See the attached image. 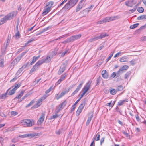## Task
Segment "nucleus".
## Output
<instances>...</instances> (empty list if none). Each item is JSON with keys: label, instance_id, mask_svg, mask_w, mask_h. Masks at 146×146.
I'll use <instances>...</instances> for the list:
<instances>
[{"label": "nucleus", "instance_id": "24", "mask_svg": "<svg viewBox=\"0 0 146 146\" xmlns=\"http://www.w3.org/2000/svg\"><path fill=\"white\" fill-rule=\"evenodd\" d=\"M83 5L82 4H78L76 7V11L77 12H78L83 7Z\"/></svg>", "mask_w": 146, "mask_h": 146}, {"label": "nucleus", "instance_id": "30", "mask_svg": "<svg viewBox=\"0 0 146 146\" xmlns=\"http://www.w3.org/2000/svg\"><path fill=\"white\" fill-rule=\"evenodd\" d=\"M115 103V101H113V102H112V101H111V102L110 103L106 104V105L107 106H108L109 107H112L114 105Z\"/></svg>", "mask_w": 146, "mask_h": 146}, {"label": "nucleus", "instance_id": "21", "mask_svg": "<svg viewBox=\"0 0 146 146\" xmlns=\"http://www.w3.org/2000/svg\"><path fill=\"white\" fill-rule=\"evenodd\" d=\"M111 21L110 17H106L103 19L102 21H101V23H104L107 22H109Z\"/></svg>", "mask_w": 146, "mask_h": 146}, {"label": "nucleus", "instance_id": "12", "mask_svg": "<svg viewBox=\"0 0 146 146\" xmlns=\"http://www.w3.org/2000/svg\"><path fill=\"white\" fill-rule=\"evenodd\" d=\"M66 69V67L64 64L62 65L60 67V69L58 72V74H61Z\"/></svg>", "mask_w": 146, "mask_h": 146}, {"label": "nucleus", "instance_id": "32", "mask_svg": "<svg viewBox=\"0 0 146 146\" xmlns=\"http://www.w3.org/2000/svg\"><path fill=\"white\" fill-rule=\"evenodd\" d=\"M137 19L138 20L146 19V15H143L139 16L137 17Z\"/></svg>", "mask_w": 146, "mask_h": 146}, {"label": "nucleus", "instance_id": "25", "mask_svg": "<svg viewBox=\"0 0 146 146\" xmlns=\"http://www.w3.org/2000/svg\"><path fill=\"white\" fill-rule=\"evenodd\" d=\"M44 63L42 59L39 60L38 61L37 63L35 64V65L37 67L38 66H40V65H42V64Z\"/></svg>", "mask_w": 146, "mask_h": 146}, {"label": "nucleus", "instance_id": "28", "mask_svg": "<svg viewBox=\"0 0 146 146\" xmlns=\"http://www.w3.org/2000/svg\"><path fill=\"white\" fill-rule=\"evenodd\" d=\"M121 62H124L127 61V57L126 56H124L121 57L119 60Z\"/></svg>", "mask_w": 146, "mask_h": 146}, {"label": "nucleus", "instance_id": "35", "mask_svg": "<svg viewBox=\"0 0 146 146\" xmlns=\"http://www.w3.org/2000/svg\"><path fill=\"white\" fill-rule=\"evenodd\" d=\"M92 117V115L90 117H88L86 123V125L87 126L88 125H89L91 121Z\"/></svg>", "mask_w": 146, "mask_h": 146}, {"label": "nucleus", "instance_id": "38", "mask_svg": "<svg viewBox=\"0 0 146 146\" xmlns=\"http://www.w3.org/2000/svg\"><path fill=\"white\" fill-rule=\"evenodd\" d=\"M4 66V60L3 58L0 59V67H3Z\"/></svg>", "mask_w": 146, "mask_h": 146}, {"label": "nucleus", "instance_id": "11", "mask_svg": "<svg viewBox=\"0 0 146 146\" xmlns=\"http://www.w3.org/2000/svg\"><path fill=\"white\" fill-rule=\"evenodd\" d=\"M41 134V133H32L26 134L27 137H37L38 136H40Z\"/></svg>", "mask_w": 146, "mask_h": 146}, {"label": "nucleus", "instance_id": "17", "mask_svg": "<svg viewBox=\"0 0 146 146\" xmlns=\"http://www.w3.org/2000/svg\"><path fill=\"white\" fill-rule=\"evenodd\" d=\"M101 74L102 77L106 79L108 78V75L106 70H102L101 73Z\"/></svg>", "mask_w": 146, "mask_h": 146}, {"label": "nucleus", "instance_id": "7", "mask_svg": "<svg viewBox=\"0 0 146 146\" xmlns=\"http://www.w3.org/2000/svg\"><path fill=\"white\" fill-rule=\"evenodd\" d=\"M85 105V102H83L80 104L76 112L77 116L79 115L81 113Z\"/></svg>", "mask_w": 146, "mask_h": 146}, {"label": "nucleus", "instance_id": "63", "mask_svg": "<svg viewBox=\"0 0 146 146\" xmlns=\"http://www.w3.org/2000/svg\"><path fill=\"white\" fill-rule=\"evenodd\" d=\"M87 92H83L81 94L80 97L79 99H81L83 96L84 95H85V94Z\"/></svg>", "mask_w": 146, "mask_h": 146}, {"label": "nucleus", "instance_id": "58", "mask_svg": "<svg viewBox=\"0 0 146 146\" xmlns=\"http://www.w3.org/2000/svg\"><path fill=\"white\" fill-rule=\"evenodd\" d=\"M116 76V74L115 72H113L111 75L110 77L111 78H113Z\"/></svg>", "mask_w": 146, "mask_h": 146}, {"label": "nucleus", "instance_id": "41", "mask_svg": "<svg viewBox=\"0 0 146 146\" xmlns=\"http://www.w3.org/2000/svg\"><path fill=\"white\" fill-rule=\"evenodd\" d=\"M35 40L34 39H31L30 40L28 41L27 43H25V45L23 46V47H25L26 46H27V44H28L31 42H32L33 41Z\"/></svg>", "mask_w": 146, "mask_h": 146}, {"label": "nucleus", "instance_id": "31", "mask_svg": "<svg viewBox=\"0 0 146 146\" xmlns=\"http://www.w3.org/2000/svg\"><path fill=\"white\" fill-rule=\"evenodd\" d=\"M128 68V66L127 65H125L123 66L122 68H121V69L119 70V71H118V73L119 71H123L124 70H127Z\"/></svg>", "mask_w": 146, "mask_h": 146}, {"label": "nucleus", "instance_id": "60", "mask_svg": "<svg viewBox=\"0 0 146 146\" xmlns=\"http://www.w3.org/2000/svg\"><path fill=\"white\" fill-rule=\"evenodd\" d=\"M17 78V77H15L13 79H12L10 80V82H13L16 80Z\"/></svg>", "mask_w": 146, "mask_h": 146}, {"label": "nucleus", "instance_id": "4", "mask_svg": "<svg viewBox=\"0 0 146 146\" xmlns=\"http://www.w3.org/2000/svg\"><path fill=\"white\" fill-rule=\"evenodd\" d=\"M49 92H46V94L44 95L43 97L38 100L36 101V104H35L33 106V108H36L40 106L42 104V101L44 100L48 96V95H47V94Z\"/></svg>", "mask_w": 146, "mask_h": 146}, {"label": "nucleus", "instance_id": "50", "mask_svg": "<svg viewBox=\"0 0 146 146\" xmlns=\"http://www.w3.org/2000/svg\"><path fill=\"white\" fill-rule=\"evenodd\" d=\"M113 52L111 54H110V56L106 59V62H107L109 60L111 57L113 56Z\"/></svg>", "mask_w": 146, "mask_h": 146}, {"label": "nucleus", "instance_id": "8", "mask_svg": "<svg viewBox=\"0 0 146 146\" xmlns=\"http://www.w3.org/2000/svg\"><path fill=\"white\" fill-rule=\"evenodd\" d=\"M136 2L134 0H130L125 2V5L130 7H132L134 5L136 4Z\"/></svg>", "mask_w": 146, "mask_h": 146}, {"label": "nucleus", "instance_id": "14", "mask_svg": "<svg viewBox=\"0 0 146 146\" xmlns=\"http://www.w3.org/2000/svg\"><path fill=\"white\" fill-rule=\"evenodd\" d=\"M94 5H92L89 7L88 8L85 9L84 10L82 11V12L84 13V12H86L87 13H88L90 12V11H91L92 9V8L93 7H94Z\"/></svg>", "mask_w": 146, "mask_h": 146}, {"label": "nucleus", "instance_id": "51", "mask_svg": "<svg viewBox=\"0 0 146 146\" xmlns=\"http://www.w3.org/2000/svg\"><path fill=\"white\" fill-rule=\"evenodd\" d=\"M130 63L131 65H134L136 63L135 60H133L130 61Z\"/></svg>", "mask_w": 146, "mask_h": 146}, {"label": "nucleus", "instance_id": "18", "mask_svg": "<svg viewBox=\"0 0 146 146\" xmlns=\"http://www.w3.org/2000/svg\"><path fill=\"white\" fill-rule=\"evenodd\" d=\"M28 50H26L25 52H22L20 55V56L18 57L17 58H15L13 62L12 63H13L14 62H15V61H16L18 59V60H19L27 52Z\"/></svg>", "mask_w": 146, "mask_h": 146}, {"label": "nucleus", "instance_id": "59", "mask_svg": "<svg viewBox=\"0 0 146 146\" xmlns=\"http://www.w3.org/2000/svg\"><path fill=\"white\" fill-rule=\"evenodd\" d=\"M69 38H68L66 39L65 41L63 42L62 43L63 44H65L69 42H70V41H69Z\"/></svg>", "mask_w": 146, "mask_h": 146}, {"label": "nucleus", "instance_id": "27", "mask_svg": "<svg viewBox=\"0 0 146 146\" xmlns=\"http://www.w3.org/2000/svg\"><path fill=\"white\" fill-rule=\"evenodd\" d=\"M8 95V92H6L4 94H0V99H4L6 98V97H7Z\"/></svg>", "mask_w": 146, "mask_h": 146}, {"label": "nucleus", "instance_id": "57", "mask_svg": "<svg viewBox=\"0 0 146 146\" xmlns=\"http://www.w3.org/2000/svg\"><path fill=\"white\" fill-rule=\"evenodd\" d=\"M54 88L53 86H51L46 91H52L54 90Z\"/></svg>", "mask_w": 146, "mask_h": 146}, {"label": "nucleus", "instance_id": "43", "mask_svg": "<svg viewBox=\"0 0 146 146\" xmlns=\"http://www.w3.org/2000/svg\"><path fill=\"white\" fill-rule=\"evenodd\" d=\"M18 114V113L17 112L15 111H11V115L13 116H14L17 115Z\"/></svg>", "mask_w": 146, "mask_h": 146}, {"label": "nucleus", "instance_id": "26", "mask_svg": "<svg viewBox=\"0 0 146 146\" xmlns=\"http://www.w3.org/2000/svg\"><path fill=\"white\" fill-rule=\"evenodd\" d=\"M44 63H47L50 62L51 61V58L50 57L48 56H47L45 59H42Z\"/></svg>", "mask_w": 146, "mask_h": 146}, {"label": "nucleus", "instance_id": "47", "mask_svg": "<svg viewBox=\"0 0 146 146\" xmlns=\"http://www.w3.org/2000/svg\"><path fill=\"white\" fill-rule=\"evenodd\" d=\"M15 38L16 39H18L20 37V35L19 33V32H17L15 34Z\"/></svg>", "mask_w": 146, "mask_h": 146}, {"label": "nucleus", "instance_id": "40", "mask_svg": "<svg viewBox=\"0 0 146 146\" xmlns=\"http://www.w3.org/2000/svg\"><path fill=\"white\" fill-rule=\"evenodd\" d=\"M143 8L141 7H139L137 9V11L139 13H142L144 11Z\"/></svg>", "mask_w": 146, "mask_h": 146}, {"label": "nucleus", "instance_id": "10", "mask_svg": "<svg viewBox=\"0 0 146 146\" xmlns=\"http://www.w3.org/2000/svg\"><path fill=\"white\" fill-rule=\"evenodd\" d=\"M21 86V84L18 83L15 85L14 86L10 88L7 91H15L17 88H18Z\"/></svg>", "mask_w": 146, "mask_h": 146}, {"label": "nucleus", "instance_id": "5", "mask_svg": "<svg viewBox=\"0 0 146 146\" xmlns=\"http://www.w3.org/2000/svg\"><path fill=\"white\" fill-rule=\"evenodd\" d=\"M92 81L90 80L88 81L84 86L82 89V91H88L91 87Z\"/></svg>", "mask_w": 146, "mask_h": 146}, {"label": "nucleus", "instance_id": "55", "mask_svg": "<svg viewBox=\"0 0 146 146\" xmlns=\"http://www.w3.org/2000/svg\"><path fill=\"white\" fill-rule=\"evenodd\" d=\"M3 140L4 139L2 137H0V143L2 145H3Z\"/></svg>", "mask_w": 146, "mask_h": 146}, {"label": "nucleus", "instance_id": "64", "mask_svg": "<svg viewBox=\"0 0 146 146\" xmlns=\"http://www.w3.org/2000/svg\"><path fill=\"white\" fill-rule=\"evenodd\" d=\"M121 54V52H119L117 53L114 56V58H116L120 54Z\"/></svg>", "mask_w": 146, "mask_h": 146}, {"label": "nucleus", "instance_id": "29", "mask_svg": "<svg viewBox=\"0 0 146 146\" xmlns=\"http://www.w3.org/2000/svg\"><path fill=\"white\" fill-rule=\"evenodd\" d=\"M110 17L111 21L118 19L120 18V17L119 16H113Z\"/></svg>", "mask_w": 146, "mask_h": 146}, {"label": "nucleus", "instance_id": "45", "mask_svg": "<svg viewBox=\"0 0 146 146\" xmlns=\"http://www.w3.org/2000/svg\"><path fill=\"white\" fill-rule=\"evenodd\" d=\"M130 75V73L129 72H127L125 75V79H127Z\"/></svg>", "mask_w": 146, "mask_h": 146}, {"label": "nucleus", "instance_id": "61", "mask_svg": "<svg viewBox=\"0 0 146 146\" xmlns=\"http://www.w3.org/2000/svg\"><path fill=\"white\" fill-rule=\"evenodd\" d=\"M66 101H64L61 104L62 105L63 107H64L65 105H66Z\"/></svg>", "mask_w": 146, "mask_h": 146}, {"label": "nucleus", "instance_id": "52", "mask_svg": "<svg viewBox=\"0 0 146 146\" xmlns=\"http://www.w3.org/2000/svg\"><path fill=\"white\" fill-rule=\"evenodd\" d=\"M54 2L53 1H50L48 3V5L49 6L48 7H50V8L52 6V5H53Z\"/></svg>", "mask_w": 146, "mask_h": 146}, {"label": "nucleus", "instance_id": "22", "mask_svg": "<svg viewBox=\"0 0 146 146\" xmlns=\"http://www.w3.org/2000/svg\"><path fill=\"white\" fill-rule=\"evenodd\" d=\"M27 66V65L26 64H25L23 65L18 70L16 73V74L17 75L19 74L22 71L26 68Z\"/></svg>", "mask_w": 146, "mask_h": 146}, {"label": "nucleus", "instance_id": "9", "mask_svg": "<svg viewBox=\"0 0 146 146\" xmlns=\"http://www.w3.org/2000/svg\"><path fill=\"white\" fill-rule=\"evenodd\" d=\"M10 43V40L7 39L6 42H5L3 45V46L2 48L1 51L3 54H4L6 50V48L8 46L9 44Z\"/></svg>", "mask_w": 146, "mask_h": 146}, {"label": "nucleus", "instance_id": "48", "mask_svg": "<svg viewBox=\"0 0 146 146\" xmlns=\"http://www.w3.org/2000/svg\"><path fill=\"white\" fill-rule=\"evenodd\" d=\"M58 117V115H57V114H56L55 115L51 117L50 119H53L56 118Z\"/></svg>", "mask_w": 146, "mask_h": 146}, {"label": "nucleus", "instance_id": "53", "mask_svg": "<svg viewBox=\"0 0 146 146\" xmlns=\"http://www.w3.org/2000/svg\"><path fill=\"white\" fill-rule=\"evenodd\" d=\"M75 86V84H73L72 85L70 86L69 87L68 89V91L72 90V88H74Z\"/></svg>", "mask_w": 146, "mask_h": 146}, {"label": "nucleus", "instance_id": "16", "mask_svg": "<svg viewBox=\"0 0 146 146\" xmlns=\"http://www.w3.org/2000/svg\"><path fill=\"white\" fill-rule=\"evenodd\" d=\"M84 80H82L80 82V84H79V85L77 86L76 88V90L74 91H79L81 88L82 87V86L83 84H84Z\"/></svg>", "mask_w": 146, "mask_h": 146}, {"label": "nucleus", "instance_id": "36", "mask_svg": "<svg viewBox=\"0 0 146 146\" xmlns=\"http://www.w3.org/2000/svg\"><path fill=\"white\" fill-rule=\"evenodd\" d=\"M63 108V106L61 104L59 105L58 109L56 110V111L57 112H58L59 111L62 110Z\"/></svg>", "mask_w": 146, "mask_h": 146}, {"label": "nucleus", "instance_id": "6", "mask_svg": "<svg viewBox=\"0 0 146 146\" xmlns=\"http://www.w3.org/2000/svg\"><path fill=\"white\" fill-rule=\"evenodd\" d=\"M81 36L82 35L81 34L72 36L69 38V41H70V42H73L76 40L80 38L81 37Z\"/></svg>", "mask_w": 146, "mask_h": 146}, {"label": "nucleus", "instance_id": "49", "mask_svg": "<svg viewBox=\"0 0 146 146\" xmlns=\"http://www.w3.org/2000/svg\"><path fill=\"white\" fill-rule=\"evenodd\" d=\"M40 56L39 55L37 57L33 56V60H34L35 62L38 59V58L40 57Z\"/></svg>", "mask_w": 146, "mask_h": 146}, {"label": "nucleus", "instance_id": "37", "mask_svg": "<svg viewBox=\"0 0 146 146\" xmlns=\"http://www.w3.org/2000/svg\"><path fill=\"white\" fill-rule=\"evenodd\" d=\"M139 23H136L135 24H134L133 25H131L130 26V28L131 29H133L134 28H135L137 27L138 26V25H139Z\"/></svg>", "mask_w": 146, "mask_h": 146}, {"label": "nucleus", "instance_id": "46", "mask_svg": "<svg viewBox=\"0 0 146 146\" xmlns=\"http://www.w3.org/2000/svg\"><path fill=\"white\" fill-rule=\"evenodd\" d=\"M23 92H21L20 94H18L17 96L15 98H20L23 95Z\"/></svg>", "mask_w": 146, "mask_h": 146}, {"label": "nucleus", "instance_id": "20", "mask_svg": "<svg viewBox=\"0 0 146 146\" xmlns=\"http://www.w3.org/2000/svg\"><path fill=\"white\" fill-rule=\"evenodd\" d=\"M44 114L43 113H42L41 115V117L39 118L38 121V124H40L43 122L44 120Z\"/></svg>", "mask_w": 146, "mask_h": 146}, {"label": "nucleus", "instance_id": "2", "mask_svg": "<svg viewBox=\"0 0 146 146\" xmlns=\"http://www.w3.org/2000/svg\"><path fill=\"white\" fill-rule=\"evenodd\" d=\"M77 2V0H70L63 7L62 9L65 10H69L73 7Z\"/></svg>", "mask_w": 146, "mask_h": 146}, {"label": "nucleus", "instance_id": "42", "mask_svg": "<svg viewBox=\"0 0 146 146\" xmlns=\"http://www.w3.org/2000/svg\"><path fill=\"white\" fill-rule=\"evenodd\" d=\"M108 34L106 33H102L101 34V38H104L106 36H108Z\"/></svg>", "mask_w": 146, "mask_h": 146}, {"label": "nucleus", "instance_id": "62", "mask_svg": "<svg viewBox=\"0 0 146 146\" xmlns=\"http://www.w3.org/2000/svg\"><path fill=\"white\" fill-rule=\"evenodd\" d=\"M136 8H134L133 9H132L130 10L129 11H131V12L130 13H133L136 11Z\"/></svg>", "mask_w": 146, "mask_h": 146}, {"label": "nucleus", "instance_id": "3", "mask_svg": "<svg viewBox=\"0 0 146 146\" xmlns=\"http://www.w3.org/2000/svg\"><path fill=\"white\" fill-rule=\"evenodd\" d=\"M21 125L24 127H30L34 125V121L32 120L25 119L20 121Z\"/></svg>", "mask_w": 146, "mask_h": 146}, {"label": "nucleus", "instance_id": "23", "mask_svg": "<svg viewBox=\"0 0 146 146\" xmlns=\"http://www.w3.org/2000/svg\"><path fill=\"white\" fill-rule=\"evenodd\" d=\"M100 36H99L95 37L93 38L89 39V40H88V42H92L95 41H96V40H97L98 39H100Z\"/></svg>", "mask_w": 146, "mask_h": 146}, {"label": "nucleus", "instance_id": "33", "mask_svg": "<svg viewBox=\"0 0 146 146\" xmlns=\"http://www.w3.org/2000/svg\"><path fill=\"white\" fill-rule=\"evenodd\" d=\"M100 135L99 133H98L95 136L94 138V140L96 141L100 139Z\"/></svg>", "mask_w": 146, "mask_h": 146}, {"label": "nucleus", "instance_id": "54", "mask_svg": "<svg viewBox=\"0 0 146 146\" xmlns=\"http://www.w3.org/2000/svg\"><path fill=\"white\" fill-rule=\"evenodd\" d=\"M50 28V27H48L46 28H45L43 29L42 31V32L43 33L46 31L48 30Z\"/></svg>", "mask_w": 146, "mask_h": 146}, {"label": "nucleus", "instance_id": "44", "mask_svg": "<svg viewBox=\"0 0 146 146\" xmlns=\"http://www.w3.org/2000/svg\"><path fill=\"white\" fill-rule=\"evenodd\" d=\"M123 89V87L121 85L117 87V90L118 91H122Z\"/></svg>", "mask_w": 146, "mask_h": 146}, {"label": "nucleus", "instance_id": "39", "mask_svg": "<svg viewBox=\"0 0 146 146\" xmlns=\"http://www.w3.org/2000/svg\"><path fill=\"white\" fill-rule=\"evenodd\" d=\"M35 99L32 100L28 105L26 106V107L28 108L32 105L33 103L35 102Z\"/></svg>", "mask_w": 146, "mask_h": 146}, {"label": "nucleus", "instance_id": "19", "mask_svg": "<svg viewBox=\"0 0 146 146\" xmlns=\"http://www.w3.org/2000/svg\"><path fill=\"white\" fill-rule=\"evenodd\" d=\"M50 7H48L45 8L42 14V15L44 16L46 15L50 11Z\"/></svg>", "mask_w": 146, "mask_h": 146}, {"label": "nucleus", "instance_id": "34", "mask_svg": "<svg viewBox=\"0 0 146 146\" xmlns=\"http://www.w3.org/2000/svg\"><path fill=\"white\" fill-rule=\"evenodd\" d=\"M38 69V67H36L35 65L31 69L30 73H32L35 71L36 70Z\"/></svg>", "mask_w": 146, "mask_h": 146}, {"label": "nucleus", "instance_id": "15", "mask_svg": "<svg viewBox=\"0 0 146 146\" xmlns=\"http://www.w3.org/2000/svg\"><path fill=\"white\" fill-rule=\"evenodd\" d=\"M66 92H62L61 93H59L58 94H56L55 96L57 100H58L64 96L66 94Z\"/></svg>", "mask_w": 146, "mask_h": 146}, {"label": "nucleus", "instance_id": "56", "mask_svg": "<svg viewBox=\"0 0 146 146\" xmlns=\"http://www.w3.org/2000/svg\"><path fill=\"white\" fill-rule=\"evenodd\" d=\"M66 74H64L63 75H62L60 78V79H62V80H63L65 77L66 76Z\"/></svg>", "mask_w": 146, "mask_h": 146}, {"label": "nucleus", "instance_id": "13", "mask_svg": "<svg viewBox=\"0 0 146 146\" xmlns=\"http://www.w3.org/2000/svg\"><path fill=\"white\" fill-rule=\"evenodd\" d=\"M128 102V100L127 99H125L123 100H120L118 102V106H120L123 105L126 102Z\"/></svg>", "mask_w": 146, "mask_h": 146}, {"label": "nucleus", "instance_id": "1", "mask_svg": "<svg viewBox=\"0 0 146 146\" xmlns=\"http://www.w3.org/2000/svg\"><path fill=\"white\" fill-rule=\"evenodd\" d=\"M16 13L15 12L11 13L5 16L3 18L1 19L0 21V24H3L7 20H10L12 19L15 16Z\"/></svg>", "mask_w": 146, "mask_h": 146}]
</instances>
